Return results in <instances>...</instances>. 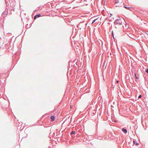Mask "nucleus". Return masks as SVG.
Masks as SVG:
<instances>
[{"mask_svg": "<svg viewBox=\"0 0 148 148\" xmlns=\"http://www.w3.org/2000/svg\"><path fill=\"white\" fill-rule=\"evenodd\" d=\"M124 22V20H123L122 21L121 19H116L114 22V24L116 25V27H118V26L121 25L122 24V23Z\"/></svg>", "mask_w": 148, "mask_h": 148, "instance_id": "nucleus-1", "label": "nucleus"}, {"mask_svg": "<svg viewBox=\"0 0 148 148\" xmlns=\"http://www.w3.org/2000/svg\"><path fill=\"white\" fill-rule=\"evenodd\" d=\"M50 118L51 119V121H53L55 120V117L53 116H51L50 117Z\"/></svg>", "mask_w": 148, "mask_h": 148, "instance_id": "nucleus-2", "label": "nucleus"}, {"mask_svg": "<svg viewBox=\"0 0 148 148\" xmlns=\"http://www.w3.org/2000/svg\"><path fill=\"white\" fill-rule=\"evenodd\" d=\"M122 130L125 133H127V130L126 129H125L124 128L122 129Z\"/></svg>", "mask_w": 148, "mask_h": 148, "instance_id": "nucleus-3", "label": "nucleus"}, {"mask_svg": "<svg viewBox=\"0 0 148 148\" xmlns=\"http://www.w3.org/2000/svg\"><path fill=\"white\" fill-rule=\"evenodd\" d=\"M123 27H125L126 29L127 28H129L128 25L127 23H126L125 24V26Z\"/></svg>", "mask_w": 148, "mask_h": 148, "instance_id": "nucleus-4", "label": "nucleus"}, {"mask_svg": "<svg viewBox=\"0 0 148 148\" xmlns=\"http://www.w3.org/2000/svg\"><path fill=\"white\" fill-rule=\"evenodd\" d=\"M98 19V18H96L94 20H93L92 23V24L96 20H97V19Z\"/></svg>", "mask_w": 148, "mask_h": 148, "instance_id": "nucleus-5", "label": "nucleus"}, {"mask_svg": "<svg viewBox=\"0 0 148 148\" xmlns=\"http://www.w3.org/2000/svg\"><path fill=\"white\" fill-rule=\"evenodd\" d=\"M75 131H72L71 132V134H75Z\"/></svg>", "mask_w": 148, "mask_h": 148, "instance_id": "nucleus-6", "label": "nucleus"}, {"mask_svg": "<svg viewBox=\"0 0 148 148\" xmlns=\"http://www.w3.org/2000/svg\"><path fill=\"white\" fill-rule=\"evenodd\" d=\"M135 77H136V79H138V77L136 75V73H135Z\"/></svg>", "mask_w": 148, "mask_h": 148, "instance_id": "nucleus-7", "label": "nucleus"}, {"mask_svg": "<svg viewBox=\"0 0 148 148\" xmlns=\"http://www.w3.org/2000/svg\"><path fill=\"white\" fill-rule=\"evenodd\" d=\"M38 17H40L41 16V15L40 14H37L36 15Z\"/></svg>", "mask_w": 148, "mask_h": 148, "instance_id": "nucleus-8", "label": "nucleus"}, {"mask_svg": "<svg viewBox=\"0 0 148 148\" xmlns=\"http://www.w3.org/2000/svg\"><path fill=\"white\" fill-rule=\"evenodd\" d=\"M142 97V95H140L138 97V98H140Z\"/></svg>", "mask_w": 148, "mask_h": 148, "instance_id": "nucleus-9", "label": "nucleus"}, {"mask_svg": "<svg viewBox=\"0 0 148 148\" xmlns=\"http://www.w3.org/2000/svg\"><path fill=\"white\" fill-rule=\"evenodd\" d=\"M146 72L147 73H148V69H147L146 70Z\"/></svg>", "mask_w": 148, "mask_h": 148, "instance_id": "nucleus-10", "label": "nucleus"}, {"mask_svg": "<svg viewBox=\"0 0 148 148\" xmlns=\"http://www.w3.org/2000/svg\"><path fill=\"white\" fill-rule=\"evenodd\" d=\"M36 17H37V16H34V19H36Z\"/></svg>", "mask_w": 148, "mask_h": 148, "instance_id": "nucleus-11", "label": "nucleus"}, {"mask_svg": "<svg viewBox=\"0 0 148 148\" xmlns=\"http://www.w3.org/2000/svg\"><path fill=\"white\" fill-rule=\"evenodd\" d=\"M133 143H134V144H135V143H136V142H135V141H134H134H133Z\"/></svg>", "mask_w": 148, "mask_h": 148, "instance_id": "nucleus-12", "label": "nucleus"}, {"mask_svg": "<svg viewBox=\"0 0 148 148\" xmlns=\"http://www.w3.org/2000/svg\"><path fill=\"white\" fill-rule=\"evenodd\" d=\"M125 7L126 8V9H129L127 7Z\"/></svg>", "mask_w": 148, "mask_h": 148, "instance_id": "nucleus-13", "label": "nucleus"}, {"mask_svg": "<svg viewBox=\"0 0 148 148\" xmlns=\"http://www.w3.org/2000/svg\"><path fill=\"white\" fill-rule=\"evenodd\" d=\"M136 144L137 145H139V144L138 143H136Z\"/></svg>", "mask_w": 148, "mask_h": 148, "instance_id": "nucleus-14", "label": "nucleus"}, {"mask_svg": "<svg viewBox=\"0 0 148 148\" xmlns=\"http://www.w3.org/2000/svg\"><path fill=\"white\" fill-rule=\"evenodd\" d=\"M112 35L113 36V38H114V36L113 35V32H112Z\"/></svg>", "mask_w": 148, "mask_h": 148, "instance_id": "nucleus-15", "label": "nucleus"}, {"mask_svg": "<svg viewBox=\"0 0 148 148\" xmlns=\"http://www.w3.org/2000/svg\"><path fill=\"white\" fill-rule=\"evenodd\" d=\"M116 82H117V83H118V82H119V81H116Z\"/></svg>", "mask_w": 148, "mask_h": 148, "instance_id": "nucleus-16", "label": "nucleus"}, {"mask_svg": "<svg viewBox=\"0 0 148 148\" xmlns=\"http://www.w3.org/2000/svg\"><path fill=\"white\" fill-rule=\"evenodd\" d=\"M110 14V16H111L112 15V14Z\"/></svg>", "mask_w": 148, "mask_h": 148, "instance_id": "nucleus-17", "label": "nucleus"}, {"mask_svg": "<svg viewBox=\"0 0 148 148\" xmlns=\"http://www.w3.org/2000/svg\"><path fill=\"white\" fill-rule=\"evenodd\" d=\"M116 2V3H118L117 2Z\"/></svg>", "mask_w": 148, "mask_h": 148, "instance_id": "nucleus-18", "label": "nucleus"}, {"mask_svg": "<svg viewBox=\"0 0 148 148\" xmlns=\"http://www.w3.org/2000/svg\"><path fill=\"white\" fill-rule=\"evenodd\" d=\"M147 34V35H148V34Z\"/></svg>", "mask_w": 148, "mask_h": 148, "instance_id": "nucleus-19", "label": "nucleus"}]
</instances>
